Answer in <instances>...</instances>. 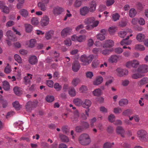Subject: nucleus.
I'll return each instance as SVG.
<instances>
[{"instance_id": "f257e3e1", "label": "nucleus", "mask_w": 148, "mask_h": 148, "mask_svg": "<svg viewBox=\"0 0 148 148\" xmlns=\"http://www.w3.org/2000/svg\"><path fill=\"white\" fill-rule=\"evenodd\" d=\"M78 141L80 144L82 145L86 146L90 144L91 140L89 136L87 134H81L78 138Z\"/></svg>"}, {"instance_id": "f03ea898", "label": "nucleus", "mask_w": 148, "mask_h": 148, "mask_svg": "<svg viewBox=\"0 0 148 148\" xmlns=\"http://www.w3.org/2000/svg\"><path fill=\"white\" fill-rule=\"evenodd\" d=\"M95 18L94 17H91L86 18L84 21V22L86 24H90L93 23L91 25L92 28L97 27L99 23L98 21H95Z\"/></svg>"}, {"instance_id": "7ed1b4c3", "label": "nucleus", "mask_w": 148, "mask_h": 148, "mask_svg": "<svg viewBox=\"0 0 148 148\" xmlns=\"http://www.w3.org/2000/svg\"><path fill=\"white\" fill-rule=\"evenodd\" d=\"M138 137L140 140L143 141H146L147 140V133L145 130H140L137 132Z\"/></svg>"}, {"instance_id": "20e7f679", "label": "nucleus", "mask_w": 148, "mask_h": 148, "mask_svg": "<svg viewBox=\"0 0 148 148\" xmlns=\"http://www.w3.org/2000/svg\"><path fill=\"white\" fill-rule=\"evenodd\" d=\"M116 71L117 72V75L120 77L127 75L128 73L127 70L124 69L120 68H117Z\"/></svg>"}, {"instance_id": "39448f33", "label": "nucleus", "mask_w": 148, "mask_h": 148, "mask_svg": "<svg viewBox=\"0 0 148 148\" xmlns=\"http://www.w3.org/2000/svg\"><path fill=\"white\" fill-rule=\"evenodd\" d=\"M36 107L35 102L34 101H29L27 102L25 105V109L27 111L31 112L33 108Z\"/></svg>"}, {"instance_id": "423d86ee", "label": "nucleus", "mask_w": 148, "mask_h": 148, "mask_svg": "<svg viewBox=\"0 0 148 148\" xmlns=\"http://www.w3.org/2000/svg\"><path fill=\"white\" fill-rule=\"evenodd\" d=\"M114 42L111 40H106L102 45V47L104 49L110 48L114 46Z\"/></svg>"}, {"instance_id": "0eeeda50", "label": "nucleus", "mask_w": 148, "mask_h": 148, "mask_svg": "<svg viewBox=\"0 0 148 148\" xmlns=\"http://www.w3.org/2000/svg\"><path fill=\"white\" fill-rule=\"evenodd\" d=\"M72 29L69 27H67L64 29L61 32V36L63 38H65L70 34Z\"/></svg>"}, {"instance_id": "6e6552de", "label": "nucleus", "mask_w": 148, "mask_h": 148, "mask_svg": "<svg viewBox=\"0 0 148 148\" xmlns=\"http://www.w3.org/2000/svg\"><path fill=\"white\" fill-rule=\"evenodd\" d=\"M137 71L138 72L146 73L148 72V66L147 65H142L139 67Z\"/></svg>"}, {"instance_id": "1a4fd4ad", "label": "nucleus", "mask_w": 148, "mask_h": 148, "mask_svg": "<svg viewBox=\"0 0 148 148\" xmlns=\"http://www.w3.org/2000/svg\"><path fill=\"white\" fill-rule=\"evenodd\" d=\"M89 11V7L84 6L80 8V14L82 16H85L88 14Z\"/></svg>"}, {"instance_id": "9d476101", "label": "nucleus", "mask_w": 148, "mask_h": 148, "mask_svg": "<svg viewBox=\"0 0 148 148\" xmlns=\"http://www.w3.org/2000/svg\"><path fill=\"white\" fill-rule=\"evenodd\" d=\"M6 35L8 38L12 41H15L17 40V38L13 34L11 30H8L7 32Z\"/></svg>"}, {"instance_id": "9b49d317", "label": "nucleus", "mask_w": 148, "mask_h": 148, "mask_svg": "<svg viewBox=\"0 0 148 148\" xmlns=\"http://www.w3.org/2000/svg\"><path fill=\"white\" fill-rule=\"evenodd\" d=\"M121 57L120 56L112 55L109 58L108 61L111 63H116L118 61L119 58Z\"/></svg>"}, {"instance_id": "f8f14e48", "label": "nucleus", "mask_w": 148, "mask_h": 148, "mask_svg": "<svg viewBox=\"0 0 148 148\" xmlns=\"http://www.w3.org/2000/svg\"><path fill=\"white\" fill-rule=\"evenodd\" d=\"M28 61L31 64L35 65L38 63V60L36 56L32 55L30 57Z\"/></svg>"}, {"instance_id": "ddd939ff", "label": "nucleus", "mask_w": 148, "mask_h": 148, "mask_svg": "<svg viewBox=\"0 0 148 148\" xmlns=\"http://www.w3.org/2000/svg\"><path fill=\"white\" fill-rule=\"evenodd\" d=\"M64 11V10L62 8L58 6H57L53 8V12L55 15H57L60 14Z\"/></svg>"}, {"instance_id": "4468645a", "label": "nucleus", "mask_w": 148, "mask_h": 148, "mask_svg": "<svg viewBox=\"0 0 148 148\" xmlns=\"http://www.w3.org/2000/svg\"><path fill=\"white\" fill-rule=\"evenodd\" d=\"M116 132L117 134H120L122 137H125V130L122 127H117L116 128Z\"/></svg>"}, {"instance_id": "2eb2a0df", "label": "nucleus", "mask_w": 148, "mask_h": 148, "mask_svg": "<svg viewBox=\"0 0 148 148\" xmlns=\"http://www.w3.org/2000/svg\"><path fill=\"white\" fill-rule=\"evenodd\" d=\"M49 22V19L48 16H46L41 19L40 24L42 26H45L48 25Z\"/></svg>"}, {"instance_id": "dca6fc26", "label": "nucleus", "mask_w": 148, "mask_h": 148, "mask_svg": "<svg viewBox=\"0 0 148 148\" xmlns=\"http://www.w3.org/2000/svg\"><path fill=\"white\" fill-rule=\"evenodd\" d=\"M89 10L90 12H93L96 10L97 4L95 1H92L90 3Z\"/></svg>"}, {"instance_id": "f3484780", "label": "nucleus", "mask_w": 148, "mask_h": 148, "mask_svg": "<svg viewBox=\"0 0 148 148\" xmlns=\"http://www.w3.org/2000/svg\"><path fill=\"white\" fill-rule=\"evenodd\" d=\"M80 67V64L78 62H74L72 64V69L74 72H77L78 71Z\"/></svg>"}, {"instance_id": "a211bd4d", "label": "nucleus", "mask_w": 148, "mask_h": 148, "mask_svg": "<svg viewBox=\"0 0 148 148\" xmlns=\"http://www.w3.org/2000/svg\"><path fill=\"white\" fill-rule=\"evenodd\" d=\"M42 2H40L38 4V6L39 9L44 11L47 10L46 5Z\"/></svg>"}, {"instance_id": "6ab92c4d", "label": "nucleus", "mask_w": 148, "mask_h": 148, "mask_svg": "<svg viewBox=\"0 0 148 148\" xmlns=\"http://www.w3.org/2000/svg\"><path fill=\"white\" fill-rule=\"evenodd\" d=\"M103 81V78L102 77H97L95 80L93 82V84L94 85H98L100 84Z\"/></svg>"}, {"instance_id": "aec40b11", "label": "nucleus", "mask_w": 148, "mask_h": 148, "mask_svg": "<svg viewBox=\"0 0 148 148\" xmlns=\"http://www.w3.org/2000/svg\"><path fill=\"white\" fill-rule=\"evenodd\" d=\"M19 13L21 16L24 18H27L28 16L29 13L28 11L24 9H21L19 11Z\"/></svg>"}, {"instance_id": "412c9836", "label": "nucleus", "mask_w": 148, "mask_h": 148, "mask_svg": "<svg viewBox=\"0 0 148 148\" xmlns=\"http://www.w3.org/2000/svg\"><path fill=\"white\" fill-rule=\"evenodd\" d=\"M128 103V100L126 99H121L119 101V104L120 106H124Z\"/></svg>"}, {"instance_id": "4be33fe9", "label": "nucleus", "mask_w": 148, "mask_h": 148, "mask_svg": "<svg viewBox=\"0 0 148 148\" xmlns=\"http://www.w3.org/2000/svg\"><path fill=\"white\" fill-rule=\"evenodd\" d=\"M81 80L79 78H74L72 81L71 84L73 86L75 87L81 82Z\"/></svg>"}, {"instance_id": "5701e85b", "label": "nucleus", "mask_w": 148, "mask_h": 148, "mask_svg": "<svg viewBox=\"0 0 148 148\" xmlns=\"http://www.w3.org/2000/svg\"><path fill=\"white\" fill-rule=\"evenodd\" d=\"M26 32L27 33H30L32 30L33 27L30 24H25L24 25Z\"/></svg>"}, {"instance_id": "b1692460", "label": "nucleus", "mask_w": 148, "mask_h": 148, "mask_svg": "<svg viewBox=\"0 0 148 148\" xmlns=\"http://www.w3.org/2000/svg\"><path fill=\"white\" fill-rule=\"evenodd\" d=\"M32 75L30 74H27V76H25L24 79V80L25 83L27 84V83H29L30 82V79H32Z\"/></svg>"}, {"instance_id": "393cba45", "label": "nucleus", "mask_w": 148, "mask_h": 148, "mask_svg": "<svg viewBox=\"0 0 148 148\" xmlns=\"http://www.w3.org/2000/svg\"><path fill=\"white\" fill-rule=\"evenodd\" d=\"M3 88L5 90H8L10 89V85L9 83L6 81L3 82Z\"/></svg>"}, {"instance_id": "a878e982", "label": "nucleus", "mask_w": 148, "mask_h": 148, "mask_svg": "<svg viewBox=\"0 0 148 148\" xmlns=\"http://www.w3.org/2000/svg\"><path fill=\"white\" fill-rule=\"evenodd\" d=\"M102 91L100 88H97L95 90L93 91V95L96 96H99L102 94Z\"/></svg>"}, {"instance_id": "bb28decb", "label": "nucleus", "mask_w": 148, "mask_h": 148, "mask_svg": "<svg viewBox=\"0 0 148 148\" xmlns=\"http://www.w3.org/2000/svg\"><path fill=\"white\" fill-rule=\"evenodd\" d=\"M145 38L144 34H138L136 36V39L139 42H142L144 41Z\"/></svg>"}, {"instance_id": "cd10ccee", "label": "nucleus", "mask_w": 148, "mask_h": 148, "mask_svg": "<svg viewBox=\"0 0 148 148\" xmlns=\"http://www.w3.org/2000/svg\"><path fill=\"white\" fill-rule=\"evenodd\" d=\"M59 137L61 140L62 142L67 143L69 141L68 138L65 135L60 134L59 135Z\"/></svg>"}, {"instance_id": "c85d7f7f", "label": "nucleus", "mask_w": 148, "mask_h": 148, "mask_svg": "<svg viewBox=\"0 0 148 148\" xmlns=\"http://www.w3.org/2000/svg\"><path fill=\"white\" fill-rule=\"evenodd\" d=\"M81 61L83 62L82 64L84 65H87V56L85 55H83L80 57V59Z\"/></svg>"}, {"instance_id": "c756f323", "label": "nucleus", "mask_w": 148, "mask_h": 148, "mask_svg": "<svg viewBox=\"0 0 148 148\" xmlns=\"http://www.w3.org/2000/svg\"><path fill=\"white\" fill-rule=\"evenodd\" d=\"M13 90L14 93L16 95L19 96L22 94L21 91L18 87L15 86L14 87Z\"/></svg>"}, {"instance_id": "7c9ffc66", "label": "nucleus", "mask_w": 148, "mask_h": 148, "mask_svg": "<svg viewBox=\"0 0 148 148\" xmlns=\"http://www.w3.org/2000/svg\"><path fill=\"white\" fill-rule=\"evenodd\" d=\"M91 102L88 99H86L82 103V106L84 108H89L91 104Z\"/></svg>"}, {"instance_id": "2f4dec72", "label": "nucleus", "mask_w": 148, "mask_h": 148, "mask_svg": "<svg viewBox=\"0 0 148 148\" xmlns=\"http://www.w3.org/2000/svg\"><path fill=\"white\" fill-rule=\"evenodd\" d=\"M129 16L130 17H134L137 14V12L136 10L134 8L131 9L129 11Z\"/></svg>"}, {"instance_id": "473e14b6", "label": "nucleus", "mask_w": 148, "mask_h": 148, "mask_svg": "<svg viewBox=\"0 0 148 148\" xmlns=\"http://www.w3.org/2000/svg\"><path fill=\"white\" fill-rule=\"evenodd\" d=\"M73 102L77 106H80L81 105H82L83 102L80 99L77 98L75 99Z\"/></svg>"}, {"instance_id": "72a5a7b5", "label": "nucleus", "mask_w": 148, "mask_h": 148, "mask_svg": "<svg viewBox=\"0 0 148 148\" xmlns=\"http://www.w3.org/2000/svg\"><path fill=\"white\" fill-rule=\"evenodd\" d=\"M13 107L17 110H19L21 108L19 102L17 101H15L12 103Z\"/></svg>"}, {"instance_id": "f704fd0d", "label": "nucleus", "mask_w": 148, "mask_h": 148, "mask_svg": "<svg viewBox=\"0 0 148 148\" xmlns=\"http://www.w3.org/2000/svg\"><path fill=\"white\" fill-rule=\"evenodd\" d=\"M53 34V31H49L47 32L45 34V38L47 40L50 39Z\"/></svg>"}, {"instance_id": "c9c22d12", "label": "nucleus", "mask_w": 148, "mask_h": 148, "mask_svg": "<svg viewBox=\"0 0 148 148\" xmlns=\"http://www.w3.org/2000/svg\"><path fill=\"white\" fill-rule=\"evenodd\" d=\"M129 38V36H127V37L125 39L122 40L120 44L122 45H127L130 44L127 41V40Z\"/></svg>"}, {"instance_id": "e433bc0d", "label": "nucleus", "mask_w": 148, "mask_h": 148, "mask_svg": "<svg viewBox=\"0 0 148 148\" xmlns=\"http://www.w3.org/2000/svg\"><path fill=\"white\" fill-rule=\"evenodd\" d=\"M45 99L47 102L51 103L54 101V97L52 95H48L46 97Z\"/></svg>"}, {"instance_id": "4c0bfd02", "label": "nucleus", "mask_w": 148, "mask_h": 148, "mask_svg": "<svg viewBox=\"0 0 148 148\" xmlns=\"http://www.w3.org/2000/svg\"><path fill=\"white\" fill-rule=\"evenodd\" d=\"M36 43V39H31L30 40L29 47L32 48L35 46V45Z\"/></svg>"}, {"instance_id": "58836bf2", "label": "nucleus", "mask_w": 148, "mask_h": 148, "mask_svg": "<svg viewBox=\"0 0 148 148\" xmlns=\"http://www.w3.org/2000/svg\"><path fill=\"white\" fill-rule=\"evenodd\" d=\"M131 64H132V67L134 68H136L139 65V62L137 60H134L132 61Z\"/></svg>"}, {"instance_id": "ea45409f", "label": "nucleus", "mask_w": 148, "mask_h": 148, "mask_svg": "<svg viewBox=\"0 0 148 148\" xmlns=\"http://www.w3.org/2000/svg\"><path fill=\"white\" fill-rule=\"evenodd\" d=\"M86 36L85 35H81L78 37L77 41L79 42H81L86 40Z\"/></svg>"}, {"instance_id": "a19ab883", "label": "nucleus", "mask_w": 148, "mask_h": 148, "mask_svg": "<svg viewBox=\"0 0 148 148\" xmlns=\"http://www.w3.org/2000/svg\"><path fill=\"white\" fill-rule=\"evenodd\" d=\"M135 49L140 51H143L145 49V47L143 45L138 44L135 45Z\"/></svg>"}, {"instance_id": "79ce46f5", "label": "nucleus", "mask_w": 148, "mask_h": 148, "mask_svg": "<svg viewBox=\"0 0 148 148\" xmlns=\"http://www.w3.org/2000/svg\"><path fill=\"white\" fill-rule=\"evenodd\" d=\"M136 6L138 10L141 11L143 10V7L141 3L138 2L136 4Z\"/></svg>"}, {"instance_id": "37998d69", "label": "nucleus", "mask_w": 148, "mask_h": 148, "mask_svg": "<svg viewBox=\"0 0 148 148\" xmlns=\"http://www.w3.org/2000/svg\"><path fill=\"white\" fill-rule=\"evenodd\" d=\"M120 17V16L119 14L115 13L112 15V19L114 21H116L119 20Z\"/></svg>"}, {"instance_id": "c03bdc74", "label": "nucleus", "mask_w": 148, "mask_h": 148, "mask_svg": "<svg viewBox=\"0 0 148 148\" xmlns=\"http://www.w3.org/2000/svg\"><path fill=\"white\" fill-rule=\"evenodd\" d=\"M69 93L71 97H74L76 95V92L74 88H71L69 91Z\"/></svg>"}, {"instance_id": "a18cd8bd", "label": "nucleus", "mask_w": 148, "mask_h": 148, "mask_svg": "<svg viewBox=\"0 0 148 148\" xmlns=\"http://www.w3.org/2000/svg\"><path fill=\"white\" fill-rule=\"evenodd\" d=\"M112 51V50L111 49H106L102 51L101 52L103 55L107 56Z\"/></svg>"}, {"instance_id": "49530a36", "label": "nucleus", "mask_w": 148, "mask_h": 148, "mask_svg": "<svg viewBox=\"0 0 148 148\" xmlns=\"http://www.w3.org/2000/svg\"><path fill=\"white\" fill-rule=\"evenodd\" d=\"M31 23L33 25H38L39 22L38 19L36 17H33L31 20Z\"/></svg>"}, {"instance_id": "de8ad7c7", "label": "nucleus", "mask_w": 148, "mask_h": 148, "mask_svg": "<svg viewBox=\"0 0 148 148\" xmlns=\"http://www.w3.org/2000/svg\"><path fill=\"white\" fill-rule=\"evenodd\" d=\"M97 38L98 39L101 41L105 39V36L101 34H98L97 36Z\"/></svg>"}, {"instance_id": "09e8293b", "label": "nucleus", "mask_w": 148, "mask_h": 148, "mask_svg": "<svg viewBox=\"0 0 148 148\" xmlns=\"http://www.w3.org/2000/svg\"><path fill=\"white\" fill-rule=\"evenodd\" d=\"M99 62L97 60H95L92 62V65L93 68H96L97 67L98 65L99 64Z\"/></svg>"}, {"instance_id": "8fccbe9b", "label": "nucleus", "mask_w": 148, "mask_h": 148, "mask_svg": "<svg viewBox=\"0 0 148 148\" xmlns=\"http://www.w3.org/2000/svg\"><path fill=\"white\" fill-rule=\"evenodd\" d=\"M54 87L55 89L57 91H59L61 89L62 87L58 83H55L54 85Z\"/></svg>"}, {"instance_id": "3c124183", "label": "nucleus", "mask_w": 148, "mask_h": 148, "mask_svg": "<svg viewBox=\"0 0 148 148\" xmlns=\"http://www.w3.org/2000/svg\"><path fill=\"white\" fill-rule=\"evenodd\" d=\"M143 76V75L139 73H134L132 75V78L134 79H137L141 78Z\"/></svg>"}, {"instance_id": "603ef678", "label": "nucleus", "mask_w": 148, "mask_h": 148, "mask_svg": "<svg viewBox=\"0 0 148 148\" xmlns=\"http://www.w3.org/2000/svg\"><path fill=\"white\" fill-rule=\"evenodd\" d=\"M131 113V110L130 109H128L125 110L123 112V115L126 116L130 114Z\"/></svg>"}, {"instance_id": "864d4df0", "label": "nucleus", "mask_w": 148, "mask_h": 148, "mask_svg": "<svg viewBox=\"0 0 148 148\" xmlns=\"http://www.w3.org/2000/svg\"><path fill=\"white\" fill-rule=\"evenodd\" d=\"M82 3V0H77L75 3L74 5L75 7L77 8L80 6Z\"/></svg>"}, {"instance_id": "5fc2aeb1", "label": "nucleus", "mask_w": 148, "mask_h": 148, "mask_svg": "<svg viewBox=\"0 0 148 148\" xmlns=\"http://www.w3.org/2000/svg\"><path fill=\"white\" fill-rule=\"evenodd\" d=\"M84 130V128L81 126H76L75 127V131L77 132H81Z\"/></svg>"}, {"instance_id": "6e6d98bb", "label": "nucleus", "mask_w": 148, "mask_h": 148, "mask_svg": "<svg viewBox=\"0 0 148 148\" xmlns=\"http://www.w3.org/2000/svg\"><path fill=\"white\" fill-rule=\"evenodd\" d=\"M0 103L2 104L3 108H5L8 105V103L7 101L3 99L0 101Z\"/></svg>"}, {"instance_id": "4d7b16f0", "label": "nucleus", "mask_w": 148, "mask_h": 148, "mask_svg": "<svg viewBox=\"0 0 148 148\" xmlns=\"http://www.w3.org/2000/svg\"><path fill=\"white\" fill-rule=\"evenodd\" d=\"M103 148H112V146L111 145V143L109 142L105 143L103 145Z\"/></svg>"}, {"instance_id": "13d9d810", "label": "nucleus", "mask_w": 148, "mask_h": 148, "mask_svg": "<svg viewBox=\"0 0 148 148\" xmlns=\"http://www.w3.org/2000/svg\"><path fill=\"white\" fill-rule=\"evenodd\" d=\"M115 120V116L114 114H111L108 116V120L111 123L114 122Z\"/></svg>"}, {"instance_id": "bf43d9fd", "label": "nucleus", "mask_w": 148, "mask_h": 148, "mask_svg": "<svg viewBox=\"0 0 148 148\" xmlns=\"http://www.w3.org/2000/svg\"><path fill=\"white\" fill-rule=\"evenodd\" d=\"M82 126L84 129H86L89 127V124L86 122H83L82 123Z\"/></svg>"}, {"instance_id": "052dcab7", "label": "nucleus", "mask_w": 148, "mask_h": 148, "mask_svg": "<svg viewBox=\"0 0 148 148\" xmlns=\"http://www.w3.org/2000/svg\"><path fill=\"white\" fill-rule=\"evenodd\" d=\"M15 60L19 63H21L22 62L21 57L17 54H15L14 56Z\"/></svg>"}, {"instance_id": "680f3d73", "label": "nucleus", "mask_w": 148, "mask_h": 148, "mask_svg": "<svg viewBox=\"0 0 148 148\" xmlns=\"http://www.w3.org/2000/svg\"><path fill=\"white\" fill-rule=\"evenodd\" d=\"M147 79L146 78H143L139 82L140 85H143L147 83Z\"/></svg>"}, {"instance_id": "e2e57ef3", "label": "nucleus", "mask_w": 148, "mask_h": 148, "mask_svg": "<svg viewBox=\"0 0 148 148\" xmlns=\"http://www.w3.org/2000/svg\"><path fill=\"white\" fill-rule=\"evenodd\" d=\"M114 0H107L106 1V5L107 6H109L113 5L114 3Z\"/></svg>"}, {"instance_id": "0e129e2a", "label": "nucleus", "mask_w": 148, "mask_h": 148, "mask_svg": "<svg viewBox=\"0 0 148 148\" xmlns=\"http://www.w3.org/2000/svg\"><path fill=\"white\" fill-rule=\"evenodd\" d=\"M108 31L110 34L113 35L116 32V29L112 27H110L108 29Z\"/></svg>"}, {"instance_id": "69168bd1", "label": "nucleus", "mask_w": 148, "mask_h": 148, "mask_svg": "<svg viewBox=\"0 0 148 148\" xmlns=\"http://www.w3.org/2000/svg\"><path fill=\"white\" fill-rule=\"evenodd\" d=\"M123 51V49L120 47H118L114 49V52L115 53H118L120 54L122 53Z\"/></svg>"}, {"instance_id": "338daca9", "label": "nucleus", "mask_w": 148, "mask_h": 148, "mask_svg": "<svg viewBox=\"0 0 148 148\" xmlns=\"http://www.w3.org/2000/svg\"><path fill=\"white\" fill-rule=\"evenodd\" d=\"M46 83L47 86L49 87L52 88L53 86V82L52 80H47Z\"/></svg>"}, {"instance_id": "774afa93", "label": "nucleus", "mask_w": 148, "mask_h": 148, "mask_svg": "<svg viewBox=\"0 0 148 148\" xmlns=\"http://www.w3.org/2000/svg\"><path fill=\"white\" fill-rule=\"evenodd\" d=\"M126 32L123 31H120L119 34V36L122 38H124L126 35Z\"/></svg>"}]
</instances>
